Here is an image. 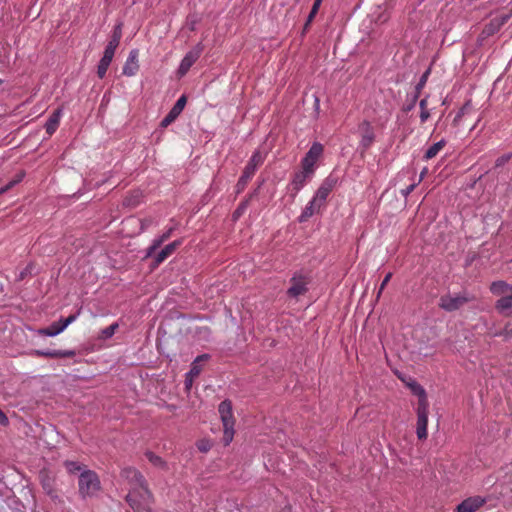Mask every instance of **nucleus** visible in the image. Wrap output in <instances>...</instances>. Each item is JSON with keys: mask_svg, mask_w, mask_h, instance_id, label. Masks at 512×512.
Returning <instances> with one entry per match:
<instances>
[{"mask_svg": "<svg viewBox=\"0 0 512 512\" xmlns=\"http://www.w3.org/2000/svg\"><path fill=\"white\" fill-rule=\"evenodd\" d=\"M248 206V200L242 202L233 213V218L238 219L246 210Z\"/></svg>", "mask_w": 512, "mask_h": 512, "instance_id": "40", "label": "nucleus"}, {"mask_svg": "<svg viewBox=\"0 0 512 512\" xmlns=\"http://www.w3.org/2000/svg\"><path fill=\"white\" fill-rule=\"evenodd\" d=\"M32 354L45 358H73L76 355L73 350H35Z\"/></svg>", "mask_w": 512, "mask_h": 512, "instance_id": "19", "label": "nucleus"}, {"mask_svg": "<svg viewBox=\"0 0 512 512\" xmlns=\"http://www.w3.org/2000/svg\"><path fill=\"white\" fill-rule=\"evenodd\" d=\"M173 230H174V228H169L165 233H163V234L161 235L162 240H164V241L168 240V239L170 238V236H171V234H172Z\"/></svg>", "mask_w": 512, "mask_h": 512, "instance_id": "50", "label": "nucleus"}, {"mask_svg": "<svg viewBox=\"0 0 512 512\" xmlns=\"http://www.w3.org/2000/svg\"><path fill=\"white\" fill-rule=\"evenodd\" d=\"M78 486L79 493L84 498L94 496L101 489L97 473L89 469L82 471L79 475Z\"/></svg>", "mask_w": 512, "mask_h": 512, "instance_id": "4", "label": "nucleus"}, {"mask_svg": "<svg viewBox=\"0 0 512 512\" xmlns=\"http://www.w3.org/2000/svg\"><path fill=\"white\" fill-rule=\"evenodd\" d=\"M186 103H187L186 96L185 95L180 96L179 99L174 104V106L168 112V114L162 119L161 127L165 128V127H168L170 124H172L177 119V117L181 114V112L185 108Z\"/></svg>", "mask_w": 512, "mask_h": 512, "instance_id": "13", "label": "nucleus"}, {"mask_svg": "<svg viewBox=\"0 0 512 512\" xmlns=\"http://www.w3.org/2000/svg\"><path fill=\"white\" fill-rule=\"evenodd\" d=\"M115 51L116 49L106 46L102 58L112 62Z\"/></svg>", "mask_w": 512, "mask_h": 512, "instance_id": "42", "label": "nucleus"}, {"mask_svg": "<svg viewBox=\"0 0 512 512\" xmlns=\"http://www.w3.org/2000/svg\"><path fill=\"white\" fill-rule=\"evenodd\" d=\"M497 335L499 336H504L505 338H509V337H512V328H509L508 326H506L503 331H501L500 333H498Z\"/></svg>", "mask_w": 512, "mask_h": 512, "instance_id": "46", "label": "nucleus"}, {"mask_svg": "<svg viewBox=\"0 0 512 512\" xmlns=\"http://www.w3.org/2000/svg\"><path fill=\"white\" fill-rule=\"evenodd\" d=\"M446 141L444 139L434 143L432 146H430L424 155V159L430 160L437 156V154L445 147Z\"/></svg>", "mask_w": 512, "mask_h": 512, "instance_id": "26", "label": "nucleus"}, {"mask_svg": "<svg viewBox=\"0 0 512 512\" xmlns=\"http://www.w3.org/2000/svg\"><path fill=\"white\" fill-rule=\"evenodd\" d=\"M64 467L66 468L67 472L70 474H74L77 472L82 473V471L86 470L85 466L81 465L79 462L76 461H65Z\"/></svg>", "mask_w": 512, "mask_h": 512, "instance_id": "29", "label": "nucleus"}, {"mask_svg": "<svg viewBox=\"0 0 512 512\" xmlns=\"http://www.w3.org/2000/svg\"><path fill=\"white\" fill-rule=\"evenodd\" d=\"M80 314V310L76 314H72L67 318H61L57 322H53L50 326L41 328L37 333L41 336L53 337L62 333L70 324H72Z\"/></svg>", "mask_w": 512, "mask_h": 512, "instance_id": "7", "label": "nucleus"}, {"mask_svg": "<svg viewBox=\"0 0 512 512\" xmlns=\"http://www.w3.org/2000/svg\"><path fill=\"white\" fill-rule=\"evenodd\" d=\"M291 286L289 287L287 294L290 297L297 298L298 296L304 295L308 288V279L303 275H294L290 280Z\"/></svg>", "mask_w": 512, "mask_h": 512, "instance_id": "12", "label": "nucleus"}, {"mask_svg": "<svg viewBox=\"0 0 512 512\" xmlns=\"http://www.w3.org/2000/svg\"><path fill=\"white\" fill-rule=\"evenodd\" d=\"M493 295L501 296L495 303V309L504 316H512V285L505 281H494L490 285Z\"/></svg>", "mask_w": 512, "mask_h": 512, "instance_id": "2", "label": "nucleus"}, {"mask_svg": "<svg viewBox=\"0 0 512 512\" xmlns=\"http://www.w3.org/2000/svg\"><path fill=\"white\" fill-rule=\"evenodd\" d=\"M8 423H9V420H8L7 416L0 409V424L6 426V425H8Z\"/></svg>", "mask_w": 512, "mask_h": 512, "instance_id": "49", "label": "nucleus"}, {"mask_svg": "<svg viewBox=\"0 0 512 512\" xmlns=\"http://www.w3.org/2000/svg\"><path fill=\"white\" fill-rule=\"evenodd\" d=\"M210 358L208 354H202L196 357V359L192 362L191 368L189 370V375L191 378H196L200 375L202 371L201 363L207 361Z\"/></svg>", "mask_w": 512, "mask_h": 512, "instance_id": "25", "label": "nucleus"}, {"mask_svg": "<svg viewBox=\"0 0 512 512\" xmlns=\"http://www.w3.org/2000/svg\"><path fill=\"white\" fill-rule=\"evenodd\" d=\"M196 446L200 452L206 453L212 448V443L208 439H201L197 441Z\"/></svg>", "mask_w": 512, "mask_h": 512, "instance_id": "36", "label": "nucleus"}, {"mask_svg": "<svg viewBox=\"0 0 512 512\" xmlns=\"http://www.w3.org/2000/svg\"><path fill=\"white\" fill-rule=\"evenodd\" d=\"M203 52V45L201 43L197 44L193 49H191L182 59L178 74L180 76H184L192 65L199 59Z\"/></svg>", "mask_w": 512, "mask_h": 512, "instance_id": "11", "label": "nucleus"}, {"mask_svg": "<svg viewBox=\"0 0 512 512\" xmlns=\"http://www.w3.org/2000/svg\"><path fill=\"white\" fill-rule=\"evenodd\" d=\"M265 160V155L262 154L259 150H256L251 158L249 159L247 165L245 166L241 177L239 178L236 184V192L241 193L247 186L248 182L254 176L257 168L263 164Z\"/></svg>", "mask_w": 512, "mask_h": 512, "instance_id": "5", "label": "nucleus"}, {"mask_svg": "<svg viewBox=\"0 0 512 512\" xmlns=\"http://www.w3.org/2000/svg\"><path fill=\"white\" fill-rule=\"evenodd\" d=\"M24 177V173H20L17 175V177L13 180H11L8 184H6L3 187H0V195L10 190L12 187H14L16 184L22 181Z\"/></svg>", "mask_w": 512, "mask_h": 512, "instance_id": "34", "label": "nucleus"}, {"mask_svg": "<svg viewBox=\"0 0 512 512\" xmlns=\"http://www.w3.org/2000/svg\"><path fill=\"white\" fill-rule=\"evenodd\" d=\"M118 327H119L118 323H113L110 326L102 329L101 332H100L99 338L102 339V340H106L108 338H111L115 334V332L118 329Z\"/></svg>", "mask_w": 512, "mask_h": 512, "instance_id": "31", "label": "nucleus"}, {"mask_svg": "<svg viewBox=\"0 0 512 512\" xmlns=\"http://www.w3.org/2000/svg\"><path fill=\"white\" fill-rule=\"evenodd\" d=\"M392 277V273L389 272L383 279L380 287H379V291H378V296L382 293V291L384 290V288L386 287V285L389 283L390 279Z\"/></svg>", "mask_w": 512, "mask_h": 512, "instance_id": "43", "label": "nucleus"}, {"mask_svg": "<svg viewBox=\"0 0 512 512\" xmlns=\"http://www.w3.org/2000/svg\"><path fill=\"white\" fill-rule=\"evenodd\" d=\"M313 175V172H308L302 168L301 171L296 172L293 176V179L290 183L291 190L293 191V196H296L297 193L304 187L307 180Z\"/></svg>", "mask_w": 512, "mask_h": 512, "instance_id": "18", "label": "nucleus"}, {"mask_svg": "<svg viewBox=\"0 0 512 512\" xmlns=\"http://www.w3.org/2000/svg\"><path fill=\"white\" fill-rule=\"evenodd\" d=\"M138 70V51L132 50L123 66V74L126 76H134Z\"/></svg>", "mask_w": 512, "mask_h": 512, "instance_id": "20", "label": "nucleus"}, {"mask_svg": "<svg viewBox=\"0 0 512 512\" xmlns=\"http://www.w3.org/2000/svg\"><path fill=\"white\" fill-rule=\"evenodd\" d=\"M61 118V109H56L45 124L46 133L51 136L58 128Z\"/></svg>", "mask_w": 512, "mask_h": 512, "instance_id": "24", "label": "nucleus"}, {"mask_svg": "<svg viewBox=\"0 0 512 512\" xmlns=\"http://www.w3.org/2000/svg\"><path fill=\"white\" fill-rule=\"evenodd\" d=\"M195 378H191L189 373L186 374V377H185V388L186 390H190V388L192 387V383L194 381Z\"/></svg>", "mask_w": 512, "mask_h": 512, "instance_id": "47", "label": "nucleus"}, {"mask_svg": "<svg viewBox=\"0 0 512 512\" xmlns=\"http://www.w3.org/2000/svg\"><path fill=\"white\" fill-rule=\"evenodd\" d=\"M510 159H511L510 153L504 154V155L498 157L495 161V168L505 165Z\"/></svg>", "mask_w": 512, "mask_h": 512, "instance_id": "41", "label": "nucleus"}, {"mask_svg": "<svg viewBox=\"0 0 512 512\" xmlns=\"http://www.w3.org/2000/svg\"><path fill=\"white\" fill-rule=\"evenodd\" d=\"M420 94H421V93H418V92L415 90V95H414V97H413V102H412L413 104H415V102H416V101H417V99L419 98Z\"/></svg>", "mask_w": 512, "mask_h": 512, "instance_id": "55", "label": "nucleus"}, {"mask_svg": "<svg viewBox=\"0 0 512 512\" xmlns=\"http://www.w3.org/2000/svg\"><path fill=\"white\" fill-rule=\"evenodd\" d=\"M469 109V103L467 102L465 105H463L460 110L458 111L457 115L455 116L453 123L457 125L461 118L467 113Z\"/></svg>", "mask_w": 512, "mask_h": 512, "instance_id": "39", "label": "nucleus"}, {"mask_svg": "<svg viewBox=\"0 0 512 512\" xmlns=\"http://www.w3.org/2000/svg\"><path fill=\"white\" fill-rule=\"evenodd\" d=\"M140 203V194L138 192L132 193L125 197L124 205L135 207Z\"/></svg>", "mask_w": 512, "mask_h": 512, "instance_id": "33", "label": "nucleus"}, {"mask_svg": "<svg viewBox=\"0 0 512 512\" xmlns=\"http://www.w3.org/2000/svg\"><path fill=\"white\" fill-rule=\"evenodd\" d=\"M126 501L135 512H153V495L147 484L132 487L126 496Z\"/></svg>", "mask_w": 512, "mask_h": 512, "instance_id": "1", "label": "nucleus"}, {"mask_svg": "<svg viewBox=\"0 0 512 512\" xmlns=\"http://www.w3.org/2000/svg\"><path fill=\"white\" fill-rule=\"evenodd\" d=\"M469 301L470 299L465 295H443L440 298L439 306L448 312H452L458 310Z\"/></svg>", "mask_w": 512, "mask_h": 512, "instance_id": "10", "label": "nucleus"}, {"mask_svg": "<svg viewBox=\"0 0 512 512\" xmlns=\"http://www.w3.org/2000/svg\"><path fill=\"white\" fill-rule=\"evenodd\" d=\"M413 105H414L413 103H412L411 105H408V107H407V109H406V110H407V111L411 110V109H412V107H413Z\"/></svg>", "mask_w": 512, "mask_h": 512, "instance_id": "56", "label": "nucleus"}, {"mask_svg": "<svg viewBox=\"0 0 512 512\" xmlns=\"http://www.w3.org/2000/svg\"><path fill=\"white\" fill-rule=\"evenodd\" d=\"M388 19H389V14H387V13H383V14H381V15L378 17L377 22L384 23V22H386Z\"/></svg>", "mask_w": 512, "mask_h": 512, "instance_id": "51", "label": "nucleus"}, {"mask_svg": "<svg viewBox=\"0 0 512 512\" xmlns=\"http://www.w3.org/2000/svg\"><path fill=\"white\" fill-rule=\"evenodd\" d=\"M486 501V498L481 496L468 497L456 506L454 512H476Z\"/></svg>", "mask_w": 512, "mask_h": 512, "instance_id": "14", "label": "nucleus"}, {"mask_svg": "<svg viewBox=\"0 0 512 512\" xmlns=\"http://www.w3.org/2000/svg\"><path fill=\"white\" fill-rule=\"evenodd\" d=\"M336 179L333 177H327L320 187L317 189L314 199L318 201L323 207L325 206L326 199L329 196V194L332 192L336 185Z\"/></svg>", "mask_w": 512, "mask_h": 512, "instance_id": "15", "label": "nucleus"}, {"mask_svg": "<svg viewBox=\"0 0 512 512\" xmlns=\"http://www.w3.org/2000/svg\"><path fill=\"white\" fill-rule=\"evenodd\" d=\"M416 187V184H411L409 186L406 187V189L402 190V194L404 196H408L411 192H413V190L415 189Z\"/></svg>", "mask_w": 512, "mask_h": 512, "instance_id": "48", "label": "nucleus"}, {"mask_svg": "<svg viewBox=\"0 0 512 512\" xmlns=\"http://www.w3.org/2000/svg\"><path fill=\"white\" fill-rule=\"evenodd\" d=\"M420 94H421V93H418V92L415 90V95H414V97H413V102H412L413 104H415V102H416V101H417V99L419 98Z\"/></svg>", "mask_w": 512, "mask_h": 512, "instance_id": "54", "label": "nucleus"}, {"mask_svg": "<svg viewBox=\"0 0 512 512\" xmlns=\"http://www.w3.org/2000/svg\"><path fill=\"white\" fill-rule=\"evenodd\" d=\"M417 423H416V434L419 440L427 439L428 432V414H429V402L428 401H418L417 409Z\"/></svg>", "mask_w": 512, "mask_h": 512, "instance_id": "6", "label": "nucleus"}, {"mask_svg": "<svg viewBox=\"0 0 512 512\" xmlns=\"http://www.w3.org/2000/svg\"><path fill=\"white\" fill-rule=\"evenodd\" d=\"M323 206L314 198L305 206L298 220L300 223L306 222L314 214L319 213Z\"/></svg>", "mask_w": 512, "mask_h": 512, "instance_id": "22", "label": "nucleus"}, {"mask_svg": "<svg viewBox=\"0 0 512 512\" xmlns=\"http://www.w3.org/2000/svg\"><path fill=\"white\" fill-rule=\"evenodd\" d=\"M182 244V240H175L168 245H166L155 257L156 265L161 264L165 261L169 256H171L175 250Z\"/></svg>", "mask_w": 512, "mask_h": 512, "instance_id": "23", "label": "nucleus"}, {"mask_svg": "<svg viewBox=\"0 0 512 512\" xmlns=\"http://www.w3.org/2000/svg\"><path fill=\"white\" fill-rule=\"evenodd\" d=\"M323 151V145L319 142H314L301 161L302 168L308 172L314 173L316 163L322 156Z\"/></svg>", "mask_w": 512, "mask_h": 512, "instance_id": "8", "label": "nucleus"}, {"mask_svg": "<svg viewBox=\"0 0 512 512\" xmlns=\"http://www.w3.org/2000/svg\"><path fill=\"white\" fill-rule=\"evenodd\" d=\"M28 272H29V273L31 272V266H30V265H29V266H27V267H26V269H25L24 271H22V272H21V274H20V278H21V279H23V278H24V276H25V274H26V273H28Z\"/></svg>", "mask_w": 512, "mask_h": 512, "instance_id": "52", "label": "nucleus"}, {"mask_svg": "<svg viewBox=\"0 0 512 512\" xmlns=\"http://www.w3.org/2000/svg\"><path fill=\"white\" fill-rule=\"evenodd\" d=\"M420 107V121L425 123L430 118V109L428 108V97H424L419 102Z\"/></svg>", "mask_w": 512, "mask_h": 512, "instance_id": "28", "label": "nucleus"}, {"mask_svg": "<svg viewBox=\"0 0 512 512\" xmlns=\"http://www.w3.org/2000/svg\"><path fill=\"white\" fill-rule=\"evenodd\" d=\"M430 74V70H427L426 72L423 73V75L420 77V80L419 82L417 83V85L415 86V90L418 92V93H421V91L423 90V88L425 87L426 83H427V79H428V76Z\"/></svg>", "mask_w": 512, "mask_h": 512, "instance_id": "38", "label": "nucleus"}, {"mask_svg": "<svg viewBox=\"0 0 512 512\" xmlns=\"http://www.w3.org/2000/svg\"><path fill=\"white\" fill-rule=\"evenodd\" d=\"M121 477L128 481L132 487H140L147 484L144 476L135 468L126 467L121 470Z\"/></svg>", "mask_w": 512, "mask_h": 512, "instance_id": "17", "label": "nucleus"}, {"mask_svg": "<svg viewBox=\"0 0 512 512\" xmlns=\"http://www.w3.org/2000/svg\"><path fill=\"white\" fill-rule=\"evenodd\" d=\"M512 17V9L507 13H501L493 17L490 22L485 26L484 33L493 35L498 32L500 28Z\"/></svg>", "mask_w": 512, "mask_h": 512, "instance_id": "16", "label": "nucleus"}, {"mask_svg": "<svg viewBox=\"0 0 512 512\" xmlns=\"http://www.w3.org/2000/svg\"><path fill=\"white\" fill-rule=\"evenodd\" d=\"M112 36L121 40L122 37V24H118L114 27Z\"/></svg>", "mask_w": 512, "mask_h": 512, "instance_id": "44", "label": "nucleus"}, {"mask_svg": "<svg viewBox=\"0 0 512 512\" xmlns=\"http://www.w3.org/2000/svg\"><path fill=\"white\" fill-rule=\"evenodd\" d=\"M165 241L162 240V237H158L153 240L151 246L147 250V256H152L153 253L164 243Z\"/></svg>", "mask_w": 512, "mask_h": 512, "instance_id": "37", "label": "nucleus"}, {"mask_svg": "<svg viewBox=\"0 0 512 512\" xmlns=\"http://www.w3.org/2000/svg\"><path fill=\"white\" fill-rule=\"evenodd\" d=\"M407 386L411 389L413 394L418 396V401H428L426 391L415 380H411L410 382H408Z\"/></svg>", "mask_w": 512, "mask_h": 512, "instance_id": "27", "label": "nucleus"}, {"mask_svg": "<svg viewBox=\"0 0 512 512\" xmlns=\"http://www.w3.org/2000/svg\"><path fill=\"white\" fill-rule=\"evenodd\" d=\"M111 64V61L101 58L97 67V75L100 79H103L106 72Z\"/></svg>", "mask_w": 512, "mask_h": 512, "instance_id": "32", "label": "nucleus"}, {"mask_svg": "<svg viewBox=\"0 0 512 512\" xmlns=\"http://www.w3.org/2000/svg\"><path fill=\"white\" fill-rule=\"evenodd\" d=\"M145 455L152 465L160 468H166L167 464L160 456L150 451L146 452Z\"/></svg>", "mask_w": 512, "mask_h": 512, "instance_id": "30", "label": "nucleus"}, {"mask_svg": "<svg viewBox=\"0 0 512 512\" xmlns=\"http://www.w3.org/2000/svg\"><path fill=\"white\" fill-rule=\"evenodd\" d=\"M360 134V148L362 152L367 151L375 141L374 128L369 121H362L358 126Z\"/></svg>", "mask_w": 512, "mask_h": 512, "instance_id": "9", "label": "nucleus"}, {"mask_svg": "<svg viewBox=\"0 0 512 512\" xmlns=\"http://www.w3.org/2000/svg\"><path fill=\"white\" fill-rule=\"evenodd\" d=\"M39 477L42 488L46 494L52 499L58 498L57 491L54 488V478H52L46 471H41Z\"/></svg>", "mask_w": 512, "mask_h": 512, "instance_id": "21", "label": "nucleus"}, {"mask_svg": "<svg viewBox=\"0 0 512 512\" xmlns=\"http://www.w3.org/2000/svg\"><path fill=\"white\" fill-rule=\"evenodd\" d=\"M119 43H120V39L111 36L107 46L111 47V48H114V49H117V47L119 46Z\"/></svg>", "mask_w": 512, "mask_h": 512, "instance_id": "45", "label": "nucleus"}, {"mask_svg": "<svg viewBox=\"0 0 512 512\" xmlns=\"http://www.w3.org/2000/svg\"><path fill=\"white\" fill-rule=\"evenodd\" d=\"M221 421L223 423V443L225 446L229 445L234 437V424L235 419L232 412V403L229 400H224L219 404L218 408Z\"/></svg>", "mask_w": 512, "mask_h": 512, "instance_id": "3", "label": "nucleus"}, {"mask_svg": "<svg viewBox=\"0 0 512 512\" xmlns=\"http://www.w3.org/2000/svg\"><path fill=\"white\" fill-rule=\"evenodd\" d=\"M420 94H421V93H418V92L415 90V95H414V97H413V102H412L413 104H415V102H416V101H417V99L419 98Z\"/></svg>", "mask_w": 512, "mask_h": 512, "instance_id": "53", "label": "nucleus"}, {"mask_svg": "<svg viewBox=\"0 0 512 512\" xmlns=\"http://www.w3.org/2000/svg\"><path fill=\"white\" fill-rule=\"evenodd\" d=\"M323 0H315L314 3H313V6H312V9L308 15V19H307V22H306V26L309 25L312 20L314 19V17L316 16V14L318 13V10L321 6V3H322Z\"/></svg>", "mask_w": 512, "mask_h": 512, "instance_id": "35", "label": "nucleus"}]
</instances>
